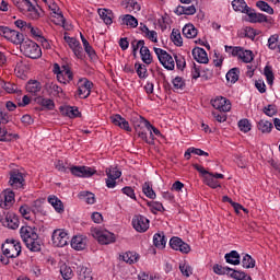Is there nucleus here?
Returning a JSON list of instances; mask_svg holds the SVG:
<instances>
[{
	"label": "nucleus",
	"mask_w": 280,
	"mask_h": 280,
	"mask_svg": "<svg viewBox=\"0 0 280 280\" xmlns=\"http://www.w3.org/2000/svg\"><path fill=\"white\" fill-rule=\"evenodd\" d=\"M20 237L28 250H32L33 253H38L40 250V242L38 241L36 228L30 225L22 226L20 229Z\"/></svg>",
	"instance_id": "1"
},
{
	"label": "nucleus",
	"mask_w": 280,
	"mask_h": 280,
	"mask_svg": "<svg viewBox=\"0 0 280 280\" xmlns=\"http://www.w3.org/2000/svg\"><path fill=\"white\" fill-rule=\"evenodd\" d=\"M133 128L136 133L138 135L139 139L144 141L145 143H150L148 141V131L152 128V124L148 121L143 116H136L132 119Z\"/></svg>",
	"instance_id": "2"
},
{
	"label": "nucleus",
	"mask_w": 280,
	"mask_h": 280,
	"mask_svg": "<svg viewBox=\"0 0 280 280\" xmlns=\"http://www.w3.org/2000/svg\"><path fill=\"white\" fill-rule=\"evenodd\" d=\"M2 255L5 256V259H16L22 253L21 242L15 240H7L1 247Z\"/></svg>",
	"instance_id": "3"
},
{
	"label": "nucleus",
	"mask_w": 280,
	"mask_h": 280,
	"mask_svg": "<svg viewBox=\"0 0 280 280\" xmlns=\"http://www.w3.org/2000/svg\"><path fill=\"white\" fill-rule=\"evenodd\" d=\"M20 49L24 56H26V58H32L33 60H36L43 56L40 46L31 39L22 42L20 44Z\"/></svg>",
	"instance_id": "4"
},
{
	"label": "nucleus",
	"mask_w": 280,
	"mask_h": 280,
	"mask_svg": "<svg viewBox=\"0 0 280 280\" xmlns=\"http://www.w3.org/2000/svg\"><path fill=\"white\" fill-rule=\"evenodd\" d=\"M92 236L98 244H102L103 246H108V244H115L117 241L114 233L107 230H103L100 228H93L91 230Z\"/></svg>",
	"instance_id": "5"
},
{
	"label": "nucleus",
	"mask_w": 280,
	"mask_h": 280,
	"mask_svg": "<svg viewBox=\"0 0 280 280\" xmlns=\"http://www.w3.org/2000/svg\"><path fill=\"white\" fill-rule=\"evenodd\" d=\"M225 51L233 58H238L242 62H253V51L246 50L240 46H225Z\"/></svg>",
	"instance_id": "6"
},
{
	"label": "nucleus",
	"mask_w": 280,
	"mask_h": 280,
	"mask_svg": "<svg viewBox=\"0 0 280 280\" xmlns=\"http://www.w3.org/2000/svg\"><path fill=\"white\" fill-rule=\"evenodd\" d=\"M42 3H44L50 11L52 23H55V25H65V15H62V11H60V7H58L56 1L42 0Z\"/></svg>",
	"instance_id": "7"
},
{
	"label": "nucleus",
	"mask_w": 280,
	"mask_h": 280,
	"mask_svg": "<svg viewBox=\"0 0 280 280\" xmlns=\"http://www.w3.org/2000/svg\"><path fill=\"white\" fill-rule=\"evenodd\" d=\"M52 73L57 75V80L61 84H69V82L73 80V72H71V69L67 66L60 67V65L54 63Z\"/></svg>",
	"instance_id": "8"
},
{
	"label": "nucleus",
	"mask_w": 280,
	"mask_h": 280,
	"mask_svg": "<svg viewBox=\"0 0 280 280\" xmlns=\"http://www.w3.org/2000/svg\"><path fill=\"white\" fill-rule=\"evenodd\" d=\"M93 91V83L86 78H81L77 82V95L79 100H86Z\"/></svg>",
	"instance_id": "9"
},
{
	"label": "nucleus",
	"mask_w": 280,
	"mask_h": 280,
	"mask_svg": "<svg viewBox=\"0 0 280 280\" xmlns=\"http://www.w3.org/2000/svg\"><path fill=\"white\" fill-rule=\"evenodd\" d=\"M107 178L105 185L108 189H115L117 187L118 178H121V171L117 166H109L105 170Z\"/></svg>",
	"instance_id": "10"
},
{
	"label": "nucleus",
	"mask_w": 280,
	"mask_h": 280,
	"mask_svg": "<svg viewBox=\"0 0 280 280\" xmlns=\"http://www.w3.org/2000/svg\"><path fill=\"white\" fill-rule=\"evenodd\" d=\"M0 36L14 45H21V43H23V34L8 26H0Z\"/></svg>",
	"instance_id": "11"
},
{
	"label": "nucleus",
	"mask_w": 280,
	"mask_h": 280,
	"mask_svg": "<svg viewBox=\"0 0 280 280\" xmlns=\"http://www.w3.org/2000/svg\"><path fill=\"white\" fill-rule=\"evenodd\" d=\"M154 51L161 65L164 66V69H167L168 71H174V68L176 67L174 58L170 54H167V51L161 48H154Z\"/></svg>",
	"instance_id": "12"
},
{
	"label": "nucleus",
	"mask_w": 280,
	"mask_h": 280,
	"mask_svg": "<svg viewBox=\"0 0 280 280\" xmlns=\"http://www.w3.org/2000/svg\"><path fill=\"white\" fill-rule=\"evenodd\" d=\"M51 242L52 246L62 248L69 244V234L62 229H57L52 232Z\"/></svg>",
	"instance_id": "13"
},
{
	"label": "nucleus",
	"mask_w": 280,
	"mask_h": 280,
	"mask_svg": "<svg viewBox=\"0 0 280 280\" xmlns=\"http://www.w3.org/2000/svg\"><path fill=\"white\" fill-rule=\"evenodd\" d=\"M170 246L173 250H178L183 255H189V253H191V246H189V244L185 243L178 236H173L170 240Z\"/></svg>",
	"instance_id": "14"
},
{
	"label": "nucleus",
	"mask_w": 280,
	"mask_h": 280,
	"mask_svg": "<svg viewBox=\"0 0 280 280\" xmlns=\"http://www.w3.org/2000/svg\"><path fill=\"white\" fill-rule=\"evenodd\" d=\"M15 199H14V191L11 189H5L0 194V207L1 209H5L7 211L9 209H12L14 206Z\"/></svg>",
	"instance_id": "15"
},
{
	"label": "nucleus",
	"mask_w": 280,
	"mask_h": 280,
	"mask_svg": "<svg viewBox=\"0 0 280 280\" xmlns=\"http://www.w3.org/2000/svg\"><path fill=\"white\" fill-rule=\"evenodd\" d=\"M69 170L72 176H77L78 178H91L97 172L95 168L89 166H71Z\"/></svg>",
	"instance_id": "16"
},
{
	"label": "nucleus",
	"mask_w": 280,
	"mask_h": 280,
	"mask_svg": "<svg viewBox=\"0 0 280 280\" xmlns=\"http://www.w3.org/2000/svg\"><path fill=\"white\" fill-rule=\"evenodd\" d=\"M9 184L13 189H23L25 187V176L20 171H11Z\"/></svg>",
	"instance_id": "17"
},
{
	"label": "nucleus",
	"mask_w": 280,
	"mask_h": 280,
	"mask_svg": "<svg viewBox=\"0 0 280 280\" xmlns=\"http://www.w3.org/2000/svg\"><path fill=\"white\" fill-rule=\"evenodd\" d=\"M132 226L138 233H145L150 229V220L141 214L135 215Z\"/></svg>",
	"instance_id": "18"
},
{
	"label": "nucleus",
	"mask_w": 280,
	"mask_h": 280,
	"mask_svg": "<svg viewBox=\"0 0 280 280\" xmlns=\"http://www.w3.org/2000/svg\"><path fill=\"white\" fill-rule=\"evenodd\" d=\"M220 179H224V174L222 173H210L205 176L203 183L208 187H211V189H218V187H222L220 184Z\"/></svg>",
	"instance_id": "19"
},
{
	"label": "nucleus",
	"mask_w": 280,
	"mask_h": 280,
	"mask_svg": "<svg viewBox=\"0 0 280 280\" xmlns=\"http://www.w3.org/2000/svg\"><path fill=\"white\" fill-rule=\"evenodd\" d=\"M211 104L215 110H220V113H229L231 110V101L226 97L219 96L211 101Z\"/></svg>",
	"instance_id": "20"
},
{
	"label": "nucleus",
	"mask_w": 280,
	"mask_h": 280,
	"mask_svg": "<svg viewBox=\"0 0 280 280\" xmlns=\"http://www.w3.org/2000/svg\"><path fill=\"white\" fill-rule=\"evenodd\" d=\"M110 121L114 126L120 128V130H125V132H132V127H130V122H128L126 118L121 117V115L116 114L110 116Z\"/></svg>",
	"instance_id": "21"
},
{
	"label": "nucleus",
	"mask_w": 280,
	"mask_h": 280,
	"mask_svg": "<svg viewBox=\"0 0 280 280\" xmlns=\"http://www.w3.org/2000/svg\"><path fill=\"white\" fill-rule=\"evenodd\" d=\"M1 222L7 229H12L14 231L19 226V217H16L14 212L8 211Z\"/></svg>",
	"instance_id": "22"
},
{
	"label": "nucleus",
	"mask_w": 280,
	"mask_h": 280,
	"mask_svg": "<svg viewBox=\"0 0 280 280\" xmlns=\"http://www.w3.org/2000/svg\"><path fill=\"white\" fill-rule=\"evenodd\" d=\"M249 23H268V16L264 13H257L253 9L246 11Z\"/></svg>",
	"instance_id": "23"
},
{
	"label": "nucleus",
	"mask_w": 280,
	"mask_h": 280,
	"mask_svg": "<svg viewBox=\"0 0 280 280\" xmlns=\"http://www.w3.org/2000/svg\"><path fill=\"white\" fill-rule=\"evenodd\" d=\"M192 58L200 65H207L209 62V56L205 48L197 47L192 49Z\"/></svg>",
	"instance_id": "24"
},
{
	"label": "nucleus",
	"mask_w": 280,
	"mask_h": 280,
	"mask_svg": "<svg viewBox=\"0 0 280 280\" xmlns=\"http://www.w3.org/2000/svg\"><path fill=\"white\" fill-rule=\"evenodd\" d=\"M59 112L63 117H69L70 119H75V117H80V110L78 107L63 105L59 107Z\"/></svg>",
	"instance_id": "25"
},
{
	"label": "nucleus",
	"mask_w": 280,
	"mask_h": 280,
	"mask_svg": "<svg viewBox=\"0 0 280 280\" xmlns=\"http://www.w3.org/2000/svg\"><path fill=\"white\" fill-rule=\"evenodd\" d=\"M71 247L74 250H84L86 248V236L75 235L71 240Z\"/></svg>",
	"instance_id": "26"
},
{
	"label": "nucleus",
	"mask_w": 280,
	"mask_h": 280,
	"mask_svg": "<svg viewBox=\"0 0 280 280\" xmlns=\"http://www.w3.org/2000/svg\"><path fill=\"white\" fill-rule=\"evenodd\" d=\"M140 32L143 34L144 38H148L151 43H159V33H156V31H151L147 25L141 24Z\"/></svg>",
	"instance_id": "27"
},
{
	"label": "nucleus",
	"mask_w": 280,
	"mask_h": 280,
	"mask_svg": "<svg viewBox=\"0 0 280 280\" xmlns=\"http://www.w3.org/2000/svg\"><path fill=\"white\" fill-rule=\"evenodd\" d=\"M48 203L54 207L57 213H62V211H65V206L62 205V201L58 197H56V195L48 196Z\"/></svg>",
	"instance_id": "28"
},
{
	"label": "nucleus",
	"mask_w": 280,
	"mask_h": 280,
	"mask_svg": "<svg viewBox=\"0 0 280 280\" xmlns=\"http://www.w3.org/2000/svg\"><path fill=\"white\" fill-rule=\"evenodd\" d=\"M182 33L186 38H196L198 36V28H196L194 24L189 23L183 27Z\"/></svg>",
	"instance_id": "29"
},
{
	"label": "nucleus",
	"mask_w": 280,
	"mask_h": 280,
	"mask_svg": "<svg viewBox=\"0 0 280 280\" xmlns=\"http://www.w3.org/2000/svg\"><path fill=\"white\" fill-rule=\"evenodd\" d=\"M42 89L43 84H40V82L36 80H31L26 84V91L28 93H32L33 95H37L38 93H40Z\"/></svg>",
	"instance_id": "30"
},
{
	"label": "nucleus",
	"mask_w": 280,
	"mask_h": 280,
	"mask_svg": "<svg viewBox=\"0 0 280 280\" xmlns=\"http://www.w3.org/2000/svg\"><path fill=\"white\" fill-rule=\"evenodd\" d=\"M98 15L105 25H113V11L108 9H98Z\"/></svg>",
	"instance_id": "31"
},
{
	"label": "nucleus",
	"mask_w": 280,
	"mask_h": 280,
	"mask_svg": "<svg viewBox=\"0 0 280 280\" xmlns=\"http://www.w3.org/2000/svg\"><path fill=\"white\" fill-rule=\"evenodd\" d=\"M232 8L235 12H242L243 14H246V12H248L250 9L244 0H233Z\"/></svg>",
	"instance_id": "32"
},
{
	"label": "nucleus",
	"mask_w": 280,
	"mask_h": 280,
	"mask_svg": "<svg viewBox=\"0 0 280 280\" xmlns=\"http://www.w3.org/2000/svg\"><path fill=\"white\" fill-rule=\"evenodd\" d=\"M153 244L155 248H160V250H163L167 244V240H165V234L163 233H156L153 236Z\"/></svg>",
	"instance_id": "33"
},
{
	"label": "nucleus",
	"mask_w": 280,
	"mask_h": 280,
	"mask_svg": "<svg viewBox=\"0 0 280 280\" xmlns=\"http://www.w3.org/2000/svg\"><path fill=\"white\" fill-rule=\"evenodd\" d=\"M81 40L83 43L84 50L88 54L89 58H91V60H96L97 54L95 52V49L93 48V46H91V44H89V40H86V38H84L82 34H81Z\"/></svg>",
	"instance_id": "34"
},
{
	"label": "nucleus",
	"mask_w": 280,
	"mask_h": 280,
	"mask_svg": "<svg viewBox=\"0 0 280 280\" xmlns=\"http://www.w3.org/2000/svg\"><path fill=\"white\" fill-rule=\"evenodd\" d=\"M225 261L232 266H240V253H237V250H232L229 254H225Z\"/></svg>",
	"instance_id": "35"
},
{
	"label": "nucleus",
	"mask_w": 280,
	"mask_h": 280,
	"mask_svg": "<svg viewBox=\"0 0 280 280\" xmlns=\"http://www.w3.org/2000/svg\"><path fill=\"white\" fill-rule=\"evenodd\" d=\"M120 258L126 264L132 265V264H137V261H139V254H137L136 252H127V253L122 254L120 256Z\"/></svg>",
	"instance_id": "36"
},
{
	"label": "nucleus",
	"mask_w": 280,
	"mask_h": 280,
	"mask_svg": "<svg viewBox=\"0 0 280 280\" xmlns=\"http://www.w3.org/2000/svg\"><path fill=\"white\" fill-rule=\"evenodd\" d=\"M140 56L144 65H152V54L150 52V48H148V46L140 48Z\"/></svg>",
	"instance_id": "37"
},
{
	"label": "nucleus",
	"mask_w": 280,
	"mask_h": 280,
	"mask_svg": "<svg viewBox=\"0 0 280 280\" xmlns=\"http://www.w3.org/2000/svg\"><path fill=\"white\" fill-rule=\"evenodd\" d=\"M121 24L127 25V27H137L139 25V21L137 18L126 14L121 18Z\"/></svg>",
	"instance_id": "38"
},
{
	"label": "nucleus",
	"mask_w": 280,
	"mask_h": 280,
	"mask_svg": "<svg viewBox=\"0 0 280 280\" xmlns=\"http://www.w3.org/2000/svg\"><path fill=\"white\" fill-rule=\"evenodd\" d=\"M24 14H26V16L33 21H38V19H40V9L31 4Z\"/></svg>",
	"instance_id": "39"
},
{
	"label": "nucleus",
	"mask_w": 280,
	"mask_h": 280,
	"mask_svg": "<svg viewBox=\"0 0 280 280\" xmlns=\"http://www.w3.org/2000/svg\"><path fill=\"white\" fill-rule=\"evenodd\" d=\"M257 128L262 135H268L272 132V122L268 120H260L257 125Z\"/></svg>",
	"instance_id": "40"
},
{
	"label": "nucleus",
	"mask_w": 280,
	"mask_h": 280,
	"mask_svg": "<svg viewBox=\"0 0 280 280\" xmlns=\"http://www.w3.org/2000/svg\"><path fill=\"white\" fill-rule=\"evenodd\" d=\"M142 191H143L144 196H147V198H150V200H154L156 198V192L152 188V184H150L148 182H145L142 185Z\"/></svg>",
	"instance_id": "41"
},
{
	"label": "nucleus",
	"mask_w": 280,
	"mask_h": 280,
	"mask_svg": "<svg viewBox=\"0 0 280 280\" xmlns=\"http://www.w3.org/2000/svg\"><path fill=\"white\" fill-rule=\"evenodd\" d=\"M19 139V135L10 133L5 128L0 127V141H14Z\"/></svg>",
	"instance_id": "42"
},
{
	"label": "nucleus",
	"mask_w": 280,
	"mask_h": 280,
	"mask_svg": "<svg viewBox=\"0 0 280 280\" xmlns=\"http://www.w3.org/2000/svg\"><path fill=\"white\" fill-rule=\"evenodd\" d=\"M226 80H228V82L235 84V82H237L240 80V68H232L226 73Z\"/></svg>",
	"instance_id": "43"
},
{
	"label": "nucleus",
	"mask_w": 280,
	"mask_h": 280,
	"mask_svg": "<svg viewBox=\"0 0 280 280\" xmlns=\"http://www.w3.org/2000/svg\"><path fill=\"white\" fill-rule=\"evenodd\" d=\"M13 4L20 10V12H25L30 10L32 2L30 0H12Z\"/></svg>",
	"instance_id": "44"
},
{
	"label": "nucleus",
	"mask_w": 280,
	"mask_h": 280,
	"mask_svg": "<svg viewBox=\"0 0 280 280\" xmlns=\"http://www.w3.org/2000/svg\"><path fill=\"white\" fill-rule=\"evenodd\" d=\"M171 40L176 45V47H183V36L180 35L179 30L173 28Z\"/></svg>",
	"instance_id": "45"
},
{
	"label": "nucleus",
	"mask_w": 280,
	"mask_h": 280,
	"mask_svg": "<svg viewBox=\"0 0 280 280\" xmlns=\"http://www.w3.org/2000/svg\"><path fill=\"white\" fill-rule=\"evenodd\" d=\"M79 277L81 280H93L91 269L84 266L78 268Z\"/></svg>",
	"instance_id": "46"
},
{
	"label": "nucleus",
	"mask_w": 280,
	"mask_h": 280,
	"mask_svg": "<svg viewBox=\"0 0 280 280\" xmlns=\"http://www.w3.org/2000/svg\"><path fill=\"white\" fill-rule=\"evenodd\" d=\"M20 213L24 220H34V212L30 206L24 205L20 207Z\"/></svg>",
	"instance_id": "47"
},
{
	"label": "nucleus",
	"mask_w": 280,
	"mask_h": 280,
	"mask_svg": "<svg viewBox=\"0 0 280 280\" xmlns=\"http://www.w3.org/2000/svg\"><path fill=\"white\" fill-rule=\"evenodd\" d=\"M256 7L261 12H266L267 14H275V9H272V7H270V4H268V2H266L264 0L257 1Z\"/></svg>",
	"instance_id": "48"
},
{
	"label": "nucleus",
	"mask_w": 280,
	"mask_h": 280,
	"mask_svg": "<svg viewBox=\"0 0 280 280\" xmlns=\"http://www.w3.org/2000/svg\"><path fill=\"white\" fill-rule=\"evenodd\" d=\"M60 275L62 279L69 280L73 278V270L71 269V267L67 266V264H62L60 266Z\"/></svg>",
	"instance_id": "49"
},
{
	"label": "nucleus",
	"mask_w": 280,
	"mask_h": 280,
	"mask_svg": "<svg viewBox=\"0 0 280 280\" xmlns=\"http://www.w3.org/2000/svg\"><path fill=\"white\" fill-rule=\"evenodd\" d=\"M38 104L46 110H54L56 108V103L51 98H38Z\"/></svg>",
	"instance_id": "50"
},
{
	"label": "nucleus",
	"mask_w": 280,
	"mask_h": 280,
	"mask_svg": "<svg viewBox=\"0 0 280 280\" xmlns=\"http://www.w3.org/2000/svg\"><path fill=\"white\" fill-rule=\"evenodd\" d=\"M135 69L138 78H140L141 80H143V78H148V68L145 67V65L137 62L135 65Z\"/></svg>",
	"instance_id": "51"
},
{
	"label": "nucleus",
	"mask_w": 280,
	"mask_h": 280,
	"mask_svg": "<svg viewBox=\"0 0 280 280\" xmlns=\"http://www.w3.org/2000/svg\"><path fill=\"white\" fill-rule=\"evenodd\" d=\"M174 91H183L185 89V79L183 77H175L172 80Z\"/></svg>",
	"instance_id": "52"
},
{
	"label": "nucleus",
	"mask_w": 280,
	"mask_h": 280,
	"mask_svg": "<svg viewBox=\"0 0 280 280\" xmlns=\"http://www.w3.org/2000/svg\"><path fill=\"white\" fill-rule=\"evenodd\" d=\"M252 128L253 125L250 124V120L244 118L238 121V129L241 130V132H250Z\"/></svg>",
	"instance_id": "53"
},
{
	"label": "nucleus",
	"mask_w": 280,
	"mask_h": 280,
	"mask_svg": "<svg viewBox=\"0 0 280 280\" xmlns=\"http://www.w3.org/2000/svg\"><path fill=\"white\" fill-rule=\"evenodd\" d=\"M147 205L151 209L152 213H159V211H165L163 203L159 201H148Z\"/></svg>",
	"instance_id": "54"
},
{
	"label": "nucleus",
	"mask_w": 280,
	"mask_h": 280,
	"mask_svg": "<svg viewBox=\"0 0 280 280\" xmlns=\"http://www.w3.org/2000/svg\"><path fill=\"white\" fill-rule=\"evenodd\" d=\"M26 34H31V36H33V38H36L37 40H39L40 38H43V31L38 27H34L32 26V24L28 26V30L26 31Z\"/></svg>",
	"instance_id": "55"
},
{
	"label": "nucleus",
	"mask_w": 280,
	"mask_h": 280,
	"mask_svg": "<svg viewBox=\"0 0 280 280\" xmlns=\"http://www.w3.org/2000/svg\"><path fill=\"white\" fill-rule=\"evenodd\" d=\"M228 273L232 279L244 280L246 279V272L228 268Z\"/></svg>",
	"instance_id": "56"
},
{
	"label": "nucleus",
	"mask_w": 280,
	"mask_h": 280,
	"mask_svg": "<svg viewBox=\"0 0 280 280\" xmlns=\"http://www.w3.org/2000/svg\"><path fill=\"white\" fill-rule=\"evenodd\" d=\"M268 48L271 50L277 49L279 47V34H273L268 38Z\"/></svg>",
	"instance_id": "57"
},
{
	"label": "nucleus",
	"mask_w": 280,
	"mask_h": 280,
	"mask_svg": "<svg viewBox=\"0 0 280 280\" xmlns=\"http://www.w3.org/2000/svg\"><path fill=\"white\" fill-rule=\"evenodd\" d=\"M243 268H253L255 266V259L248 254H245L242 259Z\"/></svg>",
	"instance_id": "58"
},
{
	"label": "nucleus",
	"mask_w": 280,
	"mask_h": 280,
	"mask_svg": "<svg viewBox=\"0 0 280 280\" xmlns=\"http://www.w3.org/2000/svg\"><path fill=\"white\" fill-rule=\"evenodd\" d=\"M80 197L85 198L88 205H95V195L93 192L81 191Z\"/></svg>",
	"instance_id": "59"
},
{
	"label": "nucleus",
	"mask_w": 280,
	"mask_h": 280,
	"mask_svg": "<svg viewBox=\"0 0 280 280\" xmlns=\"http://www.w3.org/2000/svg\"><path fill=\"white\" fill-rule=\"evenodd\" d=\"M174 59H175L177 69H179L180 71H183V69L187 67V61H185V57H183L182 55H174Z\"/></svg>",
	"instance_id": "60"
},
{
	"label": "nucleus",
	"mask_w": 280,
	"mask_h": 280,
	"mask_svg": "<svg viewBox=\"0 0 280 280\" xmlns=\"http://www.w3.org/2000/svg\"><path fill=\"white\" fill-rule=\"evenodd\" d=\"M179 270L184 277H191L192 275V269L191 266H189V264H179Z\"/></svg>",
	"instance_id": "61"
},
{
	"label": "nucleus",
	"mask_w": 280,
	"mask_h": 280,
	"mask_svg": "<svg viewBox=\"0 0 280 280\" xmlns=\"http://www.w3.org/2000/svg\"><path fill=\"white\" fill-rule=\"evenodd\" d=\"M265 78L267 80V84L272 85L275 82V73H272V69L270 67L265 68Z\"/></svg>",
	"instance_id": "62"
},
{
	"label": "nucleus",
	"mask_w": 280,
	"mask_h": 280,
	"mask_svg": "<svg viewBox=\"0 0 280 280\" xmlns=\"http://www.w3.org/2000/svg\"><path fill=\"white\" fill-rule=\"evenodd\" d=\"M14 25L15 27H18L19 30H21V32H26L27 33V30H30V23L23 21V20H16L14 22Z\"/></svg>",
	"instance_id": "63"
},
{
	"label": "nucleus",
	"mask_w": 280,
	"mask_h": 280,
	"mask_svg": "<svg viewBox=\"0 0 280 280\" xmlns=\"http://www.w3.org/2000/svg\"><path fill=\"white\" fill-rule=\"evenodd\" d=\"M12 119V116L10 115V113L0 109V124H10V120Z\"/></svg>",
	"instance_id": "64"
}]
</instances>
